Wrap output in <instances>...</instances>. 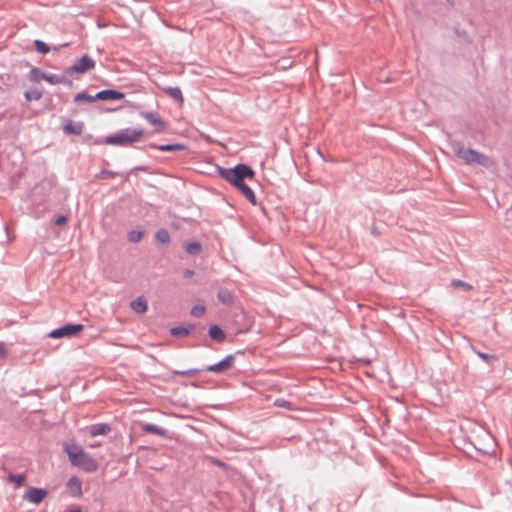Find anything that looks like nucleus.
I'll return each instance as SVG.
<instances>
[{"mask_svg": "<svg viewBox=\"0 0 512 512\" xmlns=\"http://www.w3.org/2000/svg\"><path fill=\"white\" fill-rule=\"evenodd\" d=\"M476 450L488 454L494 447V440L489 433H483L482 436L476 438L474 442Z\"/></svg>", "mask_w": 512, "mask_h": 512, "instance_id": "obj_8", "label": "nucleus"}, {"mask_svg": "<svg viewBox=\"0 0 512 512\" xmlns=\"http://www.w3.org/2000/svg\"><path fill=\"white\" fill-rule=\"evenodd\" d=\"M142 236H143L142 231L133 230V231L129 232L128 239L132 243H137L142 239Z\"/></svg>", "mask_w": 512, "mask_h": 512, "instance_id": "obj_26", "label": "nucleus"}, {"mask_svg": "<svg viewBox=\"0 0 512 512\" xmlns=\"http://www.w3.org/2000/svg\"><path fill=\"white\" fill-rule=\"evenodd\" d=\"M8 479L9 481L15 483L16 487H20L24 484L26 477L24 474H10Z\"/></svg>", "mask_w": 512, "mask_h": 512, "instance_id": "obj_23", "label": "nucleus"}, {"mask_svg": "<svg viewBox=\"0 0 512 512\" xmlns=\"http://www.w3.org/2000/svg\"><path fill=\"white\" fill-rule=\"evenodd\" d=\"M477 355L483 359L484 361H495L497 360V356L495 355H490V354H486V353H482V352H477Z\"/></svg>", "mask_w": 512, "mask_h": 512, "instance_id": "obj_31", "label": "nucleus"}, {"mask_svg": "<svg viewBox=\"0 0 512 512\" xmlns=\"http://www.w3.org/2000/svg\"><path fill=\"white\" fill-rule=\"evenodd\" d=\"M83 123L81 122H73L72 120H68L63 126V131L66 134L80 135L83 131Z\"/></svg>", "mask_w": 512, "mask_h": 512, "instance_id": "obj_13", "label": "nucleus"}, {"mask_svg": "<svg viewBox=\"0 0 512 512\" xmlns=\"http://www.w3.org/2000/svg\"><path fill=\"white\" fill-rule=\"evenodd\" d=\"M164 92L169 95L172 99L177 101L180 105L184 103V98L181 90L178 87H167L164 88Z\"/></svg>", "mask_w": 512, "mask_h": 512, "instance_id": "obj_15", "label": "nucleus"}, {"mask_svg": "<svg viewBox=\"0 0 512 512\" xmlns=\"http://www.w3.org/2000/svg\"><path fill=\"white\" fill-rule=\"evenodd\" d=\"M7 356L6 346L3 342H0V359H4Z\"/></svg>", "mask_w": 512, "mask_h": 512, "instance_id": "obj_35", "label": "nucleus"}, {"mask_svg": "<svg viewBox=\"0 0 512 512\" xmlns=\"http://www.w3.org/2000/svg\"><path fill=\"white\" fill-rule=\"evenodd\" d=\"M68 219L66 216H59L56 220H55V224L58 225V226H62V225H65L67 223Z\"/></svg>", "mask_w": 512, "mask_h": 512, "instance_id": "obj_34", "label": "nucleus"}, {"mask_svg": "<svg viewBox=\"0 0 512 512\" xmlns=\"http://www.w3.org/2000/svg\"><path fill=\"white\" fill-rule=\"evenodd\" d=\"M140 115L153 126L155 133H162L167 129V123L157 112H142Z\"/></svg>", "mask_w": 512, "mask_h": 512, "instance_id": "obj_6", "label": "nucleus"}, {"mask_svg": "<svg viewBox=\"0 0 512 512\" xmlns=\"http://www.w3.org/2000/svg\"><path fill=\"white\" fill-rule=\"evenodd\" d=\"M143 137V129L126 128L107 136L103 143L112 146H130L141 141Z\"/></svg>", "mask_w": 512, "mask_h": 512, "instance_id": "obj_4", "label": "nucleus"}, {"mask_svg": "<svg viewBox=\"0 0 512 512\" xmlns=\"http://www.w3.org/2000/svg\"><path fill=\"white\" fill-rule=\"evenodd\" d=\"M41 78L43 80L49 82L50 84H59V83L63 82V78H61L57 75H54V74H51V75L41 74Z\"/></svg>", "mask_w": 512, "mask_h": 512, "instance_id": "obj_24", "label": "nucleus"}, {"mask_svg": "<svg viewBox=\"0 0 512 512\" xmlns=\"http://www.w3.org/2000/svg\"><path fill=\"white\" fill-rule=\"evenodd\" d=\"M95 100H97L96 95L95 96H91V95H89L88 93H86L84 91L83 92H79L74 97V101L76 103H80V102H93Z\"/></svg>", "mask_w": 512, "mask_h": 512, "instance_id": "obj_19", "label": "nucleus"}, {"mask_svg": "<svg viewBox=\"0 0 512 512\" xmlns=\"http://www.w3.org/2000/svg\"><path fill=\"white\" fill-rule=\"evenodd\" d=\"M205 313V307L203 304L198 303L191 309V314L195 317H200Z\"/></svg>", "mask_w": 512, "mask_h": 512, "instance_id": "obj_27", "label": "nucleus"}, {"mask_svg": "<svg viewBox=\"0 0 512 512\" xmlns=\"http://www.w3.org/2000/svg\"><path fill=\"white\" fill-rule=\"evenodd\" d=\"M451 147L455 156L465 164H478L483 167H490L493 164L492 160L487 155L467 148L461 143L453 142Z\"/></svg>", "mask_w": 512, "mask_h": 512, "instance_id": "obj_3", "label": "nucleus"}, {"mask_svg": "<svg viewBox=\"0 0 512 512\" xmlns=\"http://www.w3.org/2000/svg\"><path fill=\"white\" fill-rule=\"evenodd\" d=\"M218 299L223 304H231L232 301H233V296H232V294L229 291L221 290V291L218 292Z\"/></svg>", "mask_w": 512, "mask_h": 512, "instance_id": "obj_22", "label": "nucleus"}, {"mask_svg": "<svg viewBox=\"0 0 512 512\" xmlns=\"http://www.w3.org/2000/svg\"><path fill=\"white\" fill-rule=\"evenodd\" d=\"M131 308L137 313H144L147 311V302L144 298L139 297L131 302Z\"/></svg>", "mask_w": 512, "mask_h": 512, "instance_id": "obj_17", "label": "nucleus"}, {"mask_svg": "<svg viewBox=\"0 0 512 512\" xmlns=\"http://www.w3.org/2000/svg\"><path fill=\"white\" fill-rule=\"evenodd\" d=\"M95 67V61L88 55L82 56L68 70L69 74L85 73Z\"/></svg>", "mask_w": 512, "mask_h": 512, "instance_id": "obj_7", "label": "nucleus"}, {"mask_svg": "<svg viewBox=\"0 0 512 512\" xmlns=\"http://www.w3.org/2000/svg\"><path fill=\"white\" fill-rule=\"evenodd\" d=\"M68 512H82V510L80 508H75V509H72Z\"/></svg>", "mask_w": 512, "mask_h": 512, "instance_id": "obj_38", "label": "nucleus"}, {"mask_svg": "<svg viewBox=\"0 0 512 512\" xmlns=\"http://www.w3.org/2000/svg\"><path fill=\"white\" fill-rule=\"evenodd\" d=\"M275 404L279 407H288V403L285 400H276Z\"/></svg>", "mask_w": 512, "mask_h": 512, "instance_id": "obj_36", "label": "nucleus"}, {"mask_svg": "<svg viewBox=\"0 0 512 512\" xmlns=\"http://www.w3.org/2000/svg\"><path fill=\"white\" fill-rule=\"evenodd\" d=\"M156 239L161 244H168L170 242V235L167 230L160 229L156 232Z\"/></svg>", "mask_w": 512, "mask_h": 512, "instance_id": "obj_20", "label": "nucleus"}, {"mask_svg": "<svg viewBox=\"0 0 512 512\" xmlns=\"http://www.w3.org/2000/svg\"><path fill=\"white\" fill-rule=\"evenodd\" d=\"M90 447H96V443L91 444Z\"/></svg>", "mask_w": 512, "mask_h": 512, "instance_id": "obj_40", "label": "nucleus"}, {"mask_svg": "<svg viewBox=\"0 0 512 512\" xmlns=\"http://www.w3.org/2000/svg\"><path fill=\"white\" fill-rule=\"evenodd\" d=\"M67 490L73 497L80 498L82 496V482L78 477H71L67 482Z\"/></svg>", "mask_w": 512, "mask_h": 512, "instance_id": "obj_10", "label": "nucleus"}, {"mask_svg": "<svg viewBox=\"0 0 512 512\" xmlns=\"http://www.w3.org/2000/svg\"><path fill=\"white\" fill-rule=\"evenodd\" d=\"M209 336L218 342H223L225 340V333L223 330L217 326L213 325L209 328Z\"/></svg>", "mask_w": 512, "mask_h": 512, "instance_id": "obj_16", "label": "nucleus"}, {"mask_svg": "<svg viewBox=\"0 0 512 512\" xmlns=\"http://www.w3.org/2000/svg\"><path fill=\"white\" fill-rule=\"evenodd\" d=\"M235 361V357L233 355L226 356L223 360L220 362L210 365L206 368V371L213 372V373H223L227 370H229Z\"/></svg>", "mask_w": 512, "mask_h": 512, "instance_id": "obj_9", "label": "nucleus"}, {"mask_svg": "<svg viewBox=\"0 0 512 512\" xmlns=\"http://www.w3.org/2000/svg\"><path fill=\"white\" fill-rule=\"evenodd\" d=\"M142 429H143V431H145L147 433H152V434H156V435H160V436L165 435L164 429H162L156 425H153V424H144L142 426Z\"/></svg>", "mask_w": 512, "mask_h": 512, "instance_id": "obj_18", "label": "nucleus"}, {"mask_svg": "<svg viewBox=\"0 0 512 512\" xmlns=\"http://www.w3.org/2000/svg\"><path fill=\"white\" fill-rule=\"evenodd\" d=\"M64 451L67 453L69 461L73 466L88 473H93L98 470V461L84 451V449L79 445L66 443L64 445Z\"/></svg>", "mask_w": 512, "mask_h": 512, "instance_id": "obj_2", "label": "nucleus"}, {"mask_svg": "<svg viewBox=\"0 0 512 512\" xmlns=\"http://www.w3.org/2000/svg\"><path fill=\"white\" fill-rule=\"evenodd\" d=\"M451 286L456 287V288H463L464 290H467V291L472 289V286L470 284L463 282L461 280H457V279L452 280Z\"/></svg>", "mask_w": 512, "mask_h": 512, "instance_id": "obj_29", "label": "nucleus"}, {"mask_svg": "<svg viewBox=\"0 0 512 512\" xmlns=\"http://www.w3.org/2000/svg\"><path fill=\"white\" fill-rule=\"evenodd\" d=\"M46 495H47V491H45L43 489L30 488L27 491L25 498L34 504H39L40 502L43 501V499L46 497Z\"/></svg>", "mask_w": 512, "mask_h": 512, "instance_id": "obj_11", "label": "nucleus"}, {"mask_svg": "<svg viewBox=\"0 0 512 512\" xmlns=\"http://www.w3.org/2000/svg\"><path fill=\"white\" fill-rule=\"evenodd\" d=\"M185 250L189 254L196 255L201 251V244L199 242L186 243Z\"/></svg>", "mask_w": 512, "mask_h": 512, "instance_id": "obj_21", "label": "nucleus"}, {"mask_svg": "<svg viewBox=\"0 0 512 512\" xmlns=\"http://www.w3.org/2000/svg\"><path fill=\"white\" fill-rule=\"evenodd\" d=\"M41 93L39 91H28L25 93V98L28 100V101H31L33 99L35 100H39L41 98Z\"/></svg>", "mask_w": 512, "mask_h": 512, "instance_id": "obj_30", "label": "nucleus"}, {"mask_svg": "<svg viewBox=\"0 0 512 512\" xmlns=\"http://www.w3.org/2000/svg\"><path fill=\"white\" fill-rule=\"evenodd\" d=\"M111 431L108 424H95L89 428L91 436L95 437L98 435H107Z\"/></svg>", "mask_w": 512, "mask_h": 512, "instance_id": "obj_14", "label": "nucleus"}, {"mask_svg": "<svg viewBox=\"0 0 512 512\" xmlns=\"http://www.w3.org/2000/svg\"><path fill=\"white\" fill-rule=\"evenodd\" d=\"M35 47H36V50L39 52V53H43V54H46L50 51V48L48 47V45L40 40H35Z\"/></svg>", "mask_w": 512, "mask_h": 512, "instance_id": "obj_28", "label": "nucleus"}, {"mask_svg": "<svg viewBox=\"0 0 512 512\" xmlns=\"http://www.w3.org/2000/svg\"><path fill=\"white\" fill-rule=\"evenodd\" d=\"M90 447H96V443L91 444Z\"/></svg>", "mask_w": 512, "mask_h": 512, "instance_id": "obj_39", "label": "nucleus"}, {"mask_svg": "<svg viewBox=\"0 0 512 512\" xmlns=\"http://www.w3.org/2000/svg\"><path fill=\"white\" fill-rule=\"evenodd\" d=\"M124 94L115 90H103L96 94L97 100H120Z\"/></svg>", "mask_w": 512, "mask_h": 512, "instance_id": "obj_12", "label": "nucleus"}, {"mask_svg": "<svg viewBox=\"0 0 512 512\" xmlns=\"http://www.w3.org/2000/svg\"><path fill=\"white\" fill-rule=\"evenodd\" d=\"M83 328L82 324H67L61 328L51 331L48 336L54 339L72 337L80 333Z\"/></svg>", "mask_w": 512, "mask_h": 512, "instance_id": "obj_5", "label": "nucleus"}, {"mask_svg": "<svg viewBox=\"0 0 512 512\" xmlns=\"http://www.w3.org/2000/svg\"><path fill=\"white\" fill-rule=\"evenodd\" d=\"M219 175L236 187L244 197L253 205L256 204V196L252 189L244 183L246 179H253L255 172L245 164H239L234 168H218Z\"/></svg>", "mask_w": 512, "mask_h": 512, "instance_id": "obj_1", "label": "nucleus"}, {"mask_svg": "<svg viewBox=\"0 0 512 512\" xmlns=\"http://www.w3.org/2000/svg\"><path fill=\"white\" fill-rule=\"evenodd\" d=\"M157 148L164 152H172V151L183 150L184 146L181 144H173V145H160Z\"/></svg>", "mask_w": 512, "mask_h": 512, "instance_id": "obj_25", "label": "nucleus"}, {"mask_svg": "<svg viewBox=\"0 0 512 512\" xmlns=\"http://www.w3.org/2000/svg\"><path fill=\"white\" fill-rule=\"evenodd\" d=\"M188 332H189L188 329L183 328V327H175L171 330V333L173 335H187Z\"/></svg>", "mask_w": 512, "mask_h": 512, "instance_id": "obj_32", "label": "nucleus"}, {"mask_svg": "<svg viewBox=\"0 0 512 512\" xmlns=\"http://www.w3.org/2000/svg\"><path fill=\"white\" fill-rule=\"evenodd\" d=\"M31 73H32V76H33V80H35L36 82H39L40 80H43L41 78V74L42 73L40 71H38L37 69H33L31 71Z\"/></svg>", "mask_w": 512, "mask_h": 512, "instance_id": "obj_33", "label": "nucleus"}, {"mask_svg": "<svg viewBox=\"0 0 512 512\" xmlns=\"http://www.w3.org/2000/svg\"><path fill=\"white\" fill-rule=\"evenodd\" d=\"M194 275V271L193 270H186L184 272V277L185 278H189V277H192Z\"/></svg>", "mask_w": 512, "mask_h": 512, "instance_id": "obj_37", "label": "nucleus"}]
</instances>
